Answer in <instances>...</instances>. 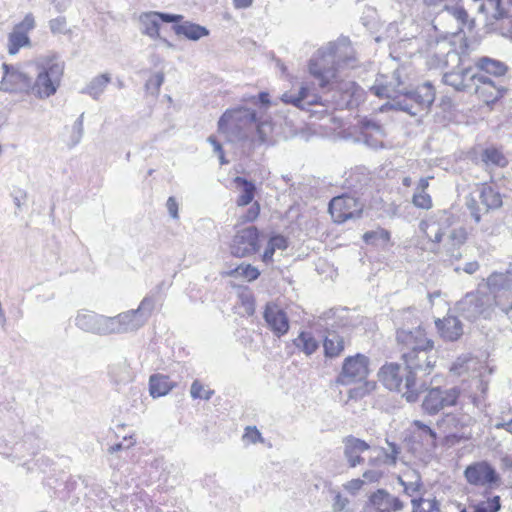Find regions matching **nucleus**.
Segmentation results:
<instances>
[{"label": "nucleus", "instance_id": "63", "mask_svg": "<svg viewBox=\"0 0 512 512\" xmlns=\"http://www.w3.org/2000/svg\"><path fill=\"white\" fill-rule=\"evenodd\" d=\"M269 242L276 250H285L288 247L287 239L279 234L271 236Z\"/></svg>", "mask_w": 512, "mask_h": 512}, {"label": "nucleus", "instance_id": "60", "mask_svg": "<svg viewBox=\"0 0 512 512\" xmlns=\"http://www.w3.org/2000/svg\"><path fill=\"white\" fill-rule=\"evenodd\" d=\"M207 141L212 145L214 153L218 155L220 164H227L228 161L225 159L222 145L217 141V139L211 135L208 137Z\"/></svg>", "mask_w": 512, "mask_h": 512}, {"label": "nucleus", "instance_id": "56", "mask_svg": "<svg viewBox=\"0 0 512 512\" xmlns=\"http://www.w3.org/2000/svg\"><path fill=\"white\" fill-rule=\"evenodd\" d=\"M491 81L493 82V84L495 86V91L498 93V95L495 97H492V94H491L492 89L489 87V84L478 83L479 87L481 89H483V91H484L483 95H479V97L483 98V100L487 103L493 102L502 96L501 90L496 86L495 82L492 79H491Z\"/></svg>", "mask_w": 512, "mask_h": 512}, {"label": "nucleus", "instance_id": "40", "mask_svg": "<svg viewBox=\"0 0 512 512\" xmlns=\"http://www.w3.org/2000/svg\"><path fill=\"white\" fill-rule=\"evenodd\" d=\"M413 510L412 512H438L439 505L435 498L424 499L422 497L418 499H412L411 501Z\"/></svg>", "mask_w": 512, "mask_h": 512}, {"label": "nucleus", "instance_id": "51", "mask_svg": "<svg viewBox=\"0 0 512 512\" xmlns=\"http://www.w3.org/2000/svg\"><path fill=\"white\" fill-rule=\"evenodd\" d=\"M36 26L35 17L32 13H27L23 20L17 23L13 29L28 34L31 30H33Z\"/></svg>", "mask_w": 512, "mask_h": 512}, {"label": "nucleus", "instance_id": "13", "mask_svg": "<svg viewBox=\"0 0 512 512\" xmlns=\"http://www.w3.org/2000/svg\"><path fill=\"white\" fill-rule=\"evenodd\" d=\"M3 76L0 81V91L28 96L32 95V77L16 65L2 64Z\"/></svg>", "mask_w": 512, "mask_h": 512}, {"label": "nucleus", "instance_id": "37", "mask_svg": "<svg viewBox=\"0 0 512 512\" xmlns=\"http://www.w3.org/2000/svg\"><path fill=\"white\" fill-rule=\"evenodd\" d=\"M390 239V234L387 230L378 228L377 230L368 231L364 233L363 240L367 244L375 246H385Z\"/></svg>", "mask_w": 512, "mask_h": 512}, {"label": "nucleus", "instance_id": "30", "mask_svg": "<svg viewBox=\"0 0 512 512\" xmlns=\"http://www.w3.org/2000/svg\"><path fill=\"white\" fill-rule=\"evenodd\" d=\"M173 30L176 35H183L185 38L192 41H197L209 35V30L206 27L189 21L175 24Z\"/></svg>", "mask_w": 512, "mask_h": 512}, {"label": "nucleus", "instance_id": "24", "mask_svg": "<svg viewBox=\"0 0 512 512\" xmlns=\"http://www.w3.org/2000/svg\"><path fill=\"white\" fill-rule=\"evenodd\" d=\"M447 236L443 239L444 253L452 260H459L462 257L461 248L467 240V232L463 227L448 230Z\"/></svg>", "mask_w": 512, "mask_h": 512}, {"label": "nucleus", "instance_id": "53", "mask_svg": "<svg viewBox=\"0 0 512 512\" xmlns=\"http://www.w3.org/2000/svg\"><path fill=\"white\" fill-rule=\"evenodd\" d=\"M243 440L248 443H252V444H256L258 442H260V443L264 442V439H263L260 431L255 426H248L245 428V432L243 434Z\"/></svg>", "mask_w": 512, "mask_h": 512}, {"label": "nucleus", "instance_id": "25", "mask_svg": "<svg viewBox=\"0 0 512 512\" xmlns=\"http://www.w3.org/2000/svg\"><path fill=\"white\" fill-rule=\"evenodd\" d=\"M371 507L375 512H397L403 509L404 504L398 498L384 489H378L369 497Z\"/></svg>", "mask_w": 512, "mask_h": 512}, {"label": "nucleus", "instance_id": "64", "mask_svg": "<svg viewBox=\"0 0 512 512\" xmlns=\"http://www.w3.org/2000/svg\"><path fill=\"white\" fill-rule=\"evenodd\" d=\"M364 485V480L360 478L352 479L344 484V489L350 492L351 494H355L358 492Z\"/></svg>", "mask_w": 512, "mask_h": 512}, {"label": "nucleus", "instance_id": "10", "mask_svg": "<svg viewBox=\"0 0 512 512\" xmlns=\"http://www.w3.org/2000/svg\"><path fill=\"white\" fill-rule=\"evenodd\" d=\"M456 310L464 319L474 322L478 319H490L495 306L491 295L481 291L469 292L456 304Z\"/></svg>", "mask_w": 512, "mask_h": 512}, {"label": "nucleus", "instance_id": "27", "mask_svg": "<svg viewBox=\"0 0 512 512\" xmlns=\"http://www.w3.org/2000/svg\"><path fill=\"white\" fill-rule=\"evenodd\" d=\"M435 324L441 337L445 340L456 341L463 334L462 323L455 316L448 315L443 319H437Z\"/></svg>", "mask_w": 512, "mask_h": 512}, {"label": "nucleus", "instance_id": "43", "mask_svg": "<svg viewBox=\"0 0 512 512\" xmlns=\"http://www.w3.org/2000/svg\"><path fill=\"white\" fill-rule=\"evenodd\" d=\"M413 426L418 430L423 441L433 447L436 446L437 434L433 429L420 420H415Z\"/></svg>", "mask_w": 512, "mask_h": 512}, {"label": "nucleus", "instance_id": "61", "mask_svg": "<svg viewBox=\"0 0 512 512\" xmlns=\"http://www.w3.org/2000/svg\"><path fill=\"white\" fill-rule=\"evenodd\" d=\"M260 213V206L257 202L253 203L247 212L241 216L242 222H253L256 220Z\"/></svg>", "mask_w": 512, "mask_h": 512}, {"label": "nucleus", "instance_id": "15", "mask_svg": "<svg viewBox=\"0 0 512 512\" xmlns=\"http://www.w3.org/2000/svg\"><path fill=\"white\" fill-rule=\"evenodd\" d=\"M460 396V390L457 387L441 388L435 387L427 390L423 401V411L429 415H435L439 411L456 405Z\"/></svg>", "mask_w": 512, "mask_h": 512}, {"label": "nucleus", "instance_id": "41", "mask_svg": "<svg viewBox=\"0 0 512 512\" xmlns=\"http://www.w3.org/2000/svg\"><path fill=\"white\" fill-rule=\"evenodd\" d=\"M359 383H360V385L349 390L348 395H349L350 399H355V400L362 399L366 395L373 392L376 388V382H374V381L364 380Z\"/></svg>", "mask_w": 512, "mask_h": 512}, {"label": "nucleus", "instance_id": "36", "mask_svg": "<svg viewBox=\"0 0 512 512\" xmlns=\"http://www.w3.org/2000/svg\"><path fill=\"white\" fill-rule=\"evenodd\" d=\"M109 82V75L101 74L90 81V83L83 90V93L90 95L94 99H98Z\"/></svg>", "mask_w": 512, "mask_h": 512}, {"label": "nucleus", "instance_id": "26", "mask_svg": "<svg viewBox=\"0 0 512 512\" xmlns=\"http://www.w3.org/2000/svg\"><path fill=\"white\" fill-rule=\"evenodd\" d=\"M385 136L384 128L378 122L371 119L361 121V137L368 147L373 149L382 148Z\"/></svg>", "mask_w": 512, "mask_h": 512}, {"label": "nucleus", "instance_id": "62", "mask_svg": "<svg viewBox=\"0 0 512 512\" xmlns=\"http://www.w3.org/2000/svg\"><path fill=\"white\" fill-rule=\"evenodd\" d=\"M11 196L13 198V202H14L15 206L17 207V209H21L27 200L26 191L23 189H20V188L14 189L13 192L11 193Z\"/></svg>", "mask_w": 512, "mask_h": 512}, {"label": "nucleus", "instance_id": "49", "mask_svg": "<svg viewBox=\"0 0 512 512\" xmlns=\"http://www.w3.org/2000/svg\"><path fill=\"white\" fill-rule=\"evenodd\" d=\"M163 82L164 75L163 73L159 72L147 80L145 88L149 93H151L154 96H157L159 94L160 87L162 86Z\"/></svg>", "mask_w": 512, "mask_h": 512}, {"label": "nucleus", "instance_id": "2", "mask_svg": "<svg viewBox=\"0 0 512 512\" xmlns=\"http://www.w3.org/2000/svg\"><path fill=\"white\" fill-rule=\"evenodd\" d=\"M218 132L250 155L256 146L267 141L271 126L267 122L257 123L255 110L237 107L223 113L218 121Z\"/></svg>", "mask_w": 512, "mask_h": 512}, {"label": "nucleus", "instance_id": "42", "mask_svg": "<svg viewBox=\"0 0 512 512\" xmlns=\"http://www.w3.org/2000/svg\"><path fill=\"white\" fill-rule=\"evenodd\" d=\"M482 160L486 164H492L499 167H504L507 165V159L504 155L495 148H487L484 150L482 154Z\"/></svg>", "mask_w": 512, "mask_h": 512}, {"label": "nucleus", "instance_id": "39", "mask_svg": "<svg viewBox=\"0 0 512 512\" xmlns=\"http://www.w3.org/2000/svg\"><path fill=\"white\" fill-rule=\"evenodd\" d=\"M227 275L233 277H242L247 281H253L259 277L260 272L256 267L250 264H240L235 269L227 272Z\"/></svg>", "mask_w": 512, "mask_h": 512}, {"label": "nucleus", "instance_id": "54", "mask_svg": "<svg viewBox=\"0 0 512 512\" xmlns=\"http://www.w3.org/2000/svg\"><path fill=\"white\" fill-rule=\"evenodd\" d=\"M445 9L451 16H453L459 22V25H464L466 23L468 14L463 7L458 5H445Z\"/></svg>", "mask_w": 512, "mask_h": 512}, {"label": "nucleus", "instance_id": "1", "mask_svg": "<svg viewBox=\"0 0 512 512\" xmlns=\"http://www.w3.org/2000/svg\"><path fill=\"white\" fill-rule=\"evenodd\" d=\"M370 92L380 98L392 99L391 108L403 111L410 116H420L427 113L435 100V90L431 83L425 82L413 91H407L401 81V73L395 70L388 80L385 75H380Z\"/></svg>", "mask_w": 512, "mask_h": 512}, {"label": "nucleus", "instance_id": "59", "mask_svg": "<svg viewBox=\"0 0 512 512\" xmlns=\"http://www.w3.org/2000/svg\"><path fill=\"white\" fill-rule=\"evenodd\" d=\"M471 359H462L458 358L453 365L451 366L450 370L456 375H462L464 372H466L469 369V362H471Z\"/></svg>", "mask_w": 512, "mask_h": 512}, {"label": "nucleus", "instance_id": "35", "mask_svg": "<svg viewBox=\"0 0 512 512\" xmlns=\"http://www.w3.org/2000/svg\"><path fill=\"white\" fill-rule=\"evenodd\" d=\"M235 183L242 186V192L237 199V205L246 206L250 204L255 196V185L242 177H236Z\"/></svg>", "mask_w": 512, "mask_h": 512}, {"label": "nucleus", "instance_id": "22", "mask_svg": "<svg viewBox=\"0 0 512 512\" xmlns=\"http://www.w3.org/2000/svg\"><path fill=\"white\" fill-rule=\"evenodd\" d=\"M388 37L396 42L418 40L422 35L420 25L412 19H405L399 25L391 23L387 29Z\"/></svg>", "mask_w": 512, "mask_h": 512}, {"label": "nucleus", "instance_id": "29", "mask_svg": "<svg viewBox=\"0 0 512 512\" xmlns=\"http://www.w3.org/2000/svg\"><path fill=\"white\" fill-rule=\"evenodd\" d=\"M323 348L325 357L336 358L344 351L345 338L335 331L328 330L323 341Z\"/></svg>", "mask_w": 512, "mask_h": 512}, {"label": "nucleus", "instance_id": "23", "mask_svg": "<svg viewBox=\"0 0 512 512\" xmlns=\"http://www.w3.org/2000/svg\"><path fill=\"white\" fill-rule=\"evenodd\" d=\"M343 454L351 468L362 465L365 459L361 456L365 451L370 450V445L354 436H347L343 439Z\"/></svg>", "mask_w": 512, "mask_h": 512}, {"label": "nucleus", "instance_id": "55", "mask_svg": "<svg viewBox=\"0 0 512 512\" xmlns=\"http://www.w3.org/2000/svg\"><path fill=\"white\" fill-rule=\"evenodd\" d=\"M349 500L343 497L340 493H337L334 497L331 512H352L347 506Z\"/></svg>", "mask_w": 512, "mask_h": 512}, {"label": "nucleus", "instance_id": "32", "mask_svg": "<svg viewBox=\"0 0 512 512\" xmlns=\"http://www.w3.org/2000/svg\"><path fill=\"white\" fill-rule=\"evenodd\" d=\"M480 200L486 208L484 214H487L489 210L498 209L502 206V197L500 193L488 185H484L481 188Z\"/></svg>", "mask_w": 512, "mask_h": 512}, {"label": "nucleus", "instance_id": "9", "mask_svg": "<svg viewBox=\"0 0 512 512\" xmlns=\"http://www.w3.org/2000/svg\"><path fill=\"white\" fill-rule=\"evenodd\" d=\"M280 100L284 104L312 113H323L327 112L329 108H334L328 99H323L316 94L308 82H301L297 88L285 91L281 94Z\"/></svg>", "mask_w": 512, "mask_h": 512}, {"label": "nucleus", "instance_id": "19", "mask_svg": "<svg viewBox=\"0 0 512 512\" xmlns=\"http://www.w3.org/2000/svg\"><path fill=\"white\" fill-rule=\"evenodd\" d=\"M181 15L168 14L156 11L141 13L139 16L140 31L151 39L160 38L159 29L161 22L178 23Z\"/></svg>", "mask_w": 512, "mask_h": 512}, {"label": "nucleus", "instance_id": "33", "mask_svg": "<svg viewBox=\"0 0 512 512\" xmlns=\"http://www.w3.org/2000/svg\"><path fill=\"white\" fill-rule=\"evenodd\" d=\"M31 45L28 34L12 30L8 34L7 51L8 54L16 55L22 47H29Z\"/></svg>", "mask_w": 512, "mask_h": 512}, {"label": "nucleus", "instance_id": "44", "mask_svg": "<svg viewBox=\"0 0 512 512\" xmlns=\"http://www.w3.org/2000/svg\"><path fill=\"white\" fill-rule=\"evenodd\" d=\"M412 478L413 479L409 481H405L402 477L398 478L400 485L403 487L405 494L408 496H413L420 492L423 486L421 477L417 473H413Z\"/></svg>", "mask_w": 512, "mask_h": 512}, {"label": "nucleus", "instance_id": "57", "mask_svg": "<svg viewBox=\"0 0 512 512\" xmlns=\"http://www.w3.org/2000/svg\"><path fill=\"white\" fill-rule=\"evenodd\" d=\"M83 121H84V114H81L78 117V119L74 122L73 135H72L73 145L78 144L83 136V131H84Z\"/></svg>", "mask_w": 512, "mask_h": 512}, {"label": "nucleus", "instance_id": "3", "mask_svg": "<svg viewBox=\"0 0 512 512\" xmlns=\"http://www.w3.org/2000/svg\"><path fill=\"white\" fill-rule=\"evenodd\" d=\"M358 65L359 60L351 41L341 37L316 51L309 61V72L324 89L336 81L339 71L354 69Z\"/></svg>", "mask_w": 512, "mask_h": 512}, {"label": "nucleus", "instance_id": "4", "mask_svg": "<svg viewBox=\"0 0 512 512\" xmlns=\"http://www.w3.org/2000/svg\"><path fill=\"white\" fill-rule=\"evenodd\" d=\"M396 339L402 346V359L408 369L415 376L417 372L430 374L438 356L433 341L427 338L425 330L420 326L413 330L401 328L397 330Z\"/></svg>", "mask_w": 512, "mask_h": 512}, {"label": "nucleus", "instance_id": "7", "mask_svg": "<svg viewBox=\"0 0 512 512\" xmlns=\"http://www.w3.org/2000/svg\"><path fill=\"white\" fill-rule=\"evenodd\" d=\"M379 379L383 385L391 390L399 392L408 402H415L419 394V386L413 372L397 363L384 365L379 371Z\"/></svg>", "mask_w": 512, "mask_h": 512}, {"label": "nucleus", "instance_id": "45", "mask_svg": "<svg viewBox=\"0 0 512 512\" xmlns=\"http://www.w3.org/2000/svg\"><path fill=\"white\" fill-rule=\"evenodd\" d=\"M190 395L193 399L210 400L214 395V390L205 389L199 380H194L191 384Z\"/></svg>", "mask_w": 512, "mask_h": 512}, {"label": "nucleus", "instance_id": "38", "mask_svg": "<svg viewBox=\"0 0 512 512\" xmlns=\"http://www.w3.org/2000/svg\"><path fill=\"white\" fill-rule=\"evenodd\" d=\"M238 300L239 314L249 317L255 313V300L251 292L242 291L238 295Z\"/></svg>", "mask_w": 512, "mask_h": 512}, {"label": "nucleus", "instance_id": "17", "mask_svg": "<svg viewBox=\"0 0 512 512\" xmlns=\"http://www.w3.org/2000/svg\"><path fill=\"white\" fill-rule=\"evenodd\" d=\"M363 204L354 196L343 194L331 199L329 212L336 223L360 217Z\"/></svg>", "mask_w": 512, "mask_h": 512}, {"label": "nucleus", "instance_id": "46", "mask_svg": "<svg viewBox=\"0 0 512 512\" xmlns=\"http://www.w3.org/2000/svg\"><path fill=\"white\" fill-rule=\"evenodd\" d=\"M501 508L499 496H493L475 506L474 512H498Z\"/></svg>", "mask_w": 512, "mask_h": 512}, {"label": "nucleus", "instance_id": "12", "mask_svg": "<svg viewBox=\"0 0 512 512\" xmlns=\"http://www.w3.org/2000/svg\"><path fill=\"white\" fill-rule=\"evenodd\" d=\"M164 282L159 284L155 290L146 295L140 302L137 309H131L120 313L125 333L134 332L143 327L157 303V295L160 292Z\"/></svg>", "mask_w": 512, "mask_h": 512}, {"label": "nucleus", "instance_id": "52", "mask_svg": "<svg viewBox=\"0 0 512 512\" xmlns=\"http://www.w3.org/2000/svg\"><path fill=\"white\" fill-rule=\"evenodd\" d=\"M49 28L52 34H66L69 30L67 28L66 18L63 16L56 17L49 21Z\"/></svg>", "mask_w": 512, "mask_h": 512}, {"label": "nucleus", "instance_id": "31", "mask_svg": "<svg viewBox=\"0 0 512 512\" xmlns=\"http://www.w3.org/2000/svg\"><path fill=\"white\" fill-rule=\"evenodd\" d=\"M476 68L479 70L476 73H482L483 75L486 73L496 77L503 76L507 71V67L503 62L488 57L480 58Z\"/></svg>", "mask_w": 512, "mask_h": 512}, {"label": "nucleus", "instance_id": "48", "mask_svg": "<svg viewBox=\"0 0 512 512\" xmlns=\"http://www.w3.org/2000/svg\"><path fill=\"white\" fill-rule=\"evenodd\" d=\"M371 455L368 459V464L372 467H380L387 465L385 459V448L383 447H370Z\"/></svg>", "mask_w": 512, "mask_h": 512}, {"label": "nucleus", "instance_id": "21", "mask_svg": "<svg viewBox=\"0 0 512 512\" xmlns=\"http://www.w3.org/2000/svg\"><path fill=\"white\" fill-rule=\"evenodd\" d=\"M267 327L278 338L289 331L290 323L286 312L276 303L268 302L263 311Z\"/></svg>", "mask_w": 512, "mask_h": 512}, {"label": "nucleus", "instance_id": "50", "mask_svg": "<svg viewBox=\"0 0 512 512\" xmlns=\"http://www.w3.org/2000/svg\"><path fill=\"white\" fill-rule=\"evenodd\" d=\"M386 443L388 445V448H385L387 466H395L401 449L396 443L390 442L388 439L386 440Z\"/></svg>", "mask_w": 512, "mask_h": 512}, {"label": "nucleus", "instance_id": "14", "mask_svg": "<svg viewBox=\"0 0 512 512\" xmlns=\"http://www.w3.org/2000/svg\"><path fill=\"white\" fill-rule=\"evenodd\" d=\"M468 484L476 487L495 488L500 484V475L496 469L485 460L469 464L464 472Z\"/></svg>", "mask_w": 512, "mask_h": 512}, {"label": "nucleus", "instance_id": "6", "mask_svg": "<svg viewBox=\"0 0 512 512\" xmlns=\"http://www.w3.org/2000/svg\"><path fill=\"white\" fill-rule=\"evenodd\" d=\"M447 61L457 63V69L448 71L443 75V83L451 86L456 91H474L477 95H483L478 83L489 84L492 89V97L498 95L491 78L482 73H476V69L470 66L465 67L458 52L451 50L447 53Z\"/></svg>", "mask_w": 512, "mask_h": 512}, {"label": "nucleus", "instance_id": "5", "mask_svg": "<svg viewBox=\"0 0 512 512\" xmlns=\"http://www.w3.org/2000/svg\"><path fill=\"white\" fill-rule=\"evenodd\" d=\"M36 78L32 79V95L40 100L55 95L61 86L65 62L56 52H48L35 60Z\"/></svg>", "mask_w": 512, "mask_h": 512}, {"label": "nucleus", "instance_id": "20", "mask_svg": "<svg viewBox=\"0 0 512 512\" xmlns=\"http://www.w3.org/2000/svg\"><path fill=\"white\" fill-rule=\"evenodd\" d=\"M449 216L446 212H439L437 215L422 220L419 224L420 230L433 244H440L443 237L450 228Z\"/></svg>", "mask_w": 512, "mask_h": 512}, {"label": "nucleus", "instance_id": "28", "mask_svg": "<svg viewBox=\"0 0 512 512\" xmlns=\"http://www.w3.org/2000/svg\"><path fill=\"white\" fill-rule=\"evenodd\" d=\"M176 386L177 383L164 374H153L149 378V392L153 398L167 395Z\"/></svg>", "mask_w": 512, "mask_h": 512}, {"label": "nucleus", "instance_id": "47", "mask_svg": "<svg viewBox=\"0 0 512 512\" xmlns=\"http://www.w3.org/2000/svg\"><path fill=\"white\" fill-rule=\"evenodd\" d=\"M412 203L417 208L428 210L432 207V198L426 191L420 192L419 190H415Z\"/></svg>", "mask_w": 512, "mask_h": 512}, {"label": "nucleus", "instance_id": "58", "mask_svg": "<svg viewBox=\"0 0 512 512\" xmlns=\"http://www.w3.org/2000/svg\"><path fill=\"white\" fill-rule=\"evenodd\" d=\"M466 205L474 222L477 224L480 223L483 214L481 213L477 201L471 198L466 202Z\"/></svg>", "mask_w": 512, "mask_h": 512}, {"label": "nucleus", "instance_id": "8", "mask_svg": "<svg viewBox=\"0 0 512 512\" xmlns=\"http://www.w3.org/2000/svg\"><path fill=\"white\" fill-rule=\"evenodd\" d=\"M74 324L81 331L98 336L125 334L120 313L116 316H106L81 309L76 313Z\"/></svg>", "mask_w": 512, "mask_h": 512}, {"label": "nucleus", "instance_id": "34", "mask_svg": "<svg viewBox=\"0 0 512 512\" xmlns=\"http://www.w3.org/2000/svg\"><path fill=\"white\" fill-rule=\"evenodd\" d=\"M293 342L307 356L312 355L319 348L318 341L310 332H301Z\"/></svg>", "mask_w": 512, "mask_h": 512}, {"label": "nucleus", "instance_id": "18", "mask_svg": "<svg viewBox=\"0 0 512 512\" xmlns=\"http://www.w3.org/2000/svg\"><path fill=\"white\" fill-rule=\"evenodd\" d=\"M231 253L236 257H246L256 253L259 248V231L255 226L239 230L233 237Z\"/></svg>", "mask_w": 512, "mask_h": 512}, {"label": "nucleus", "instance_id": "16", "mask_svg": "<svg viewBox=\"0 0 512 512\" xmlns=\"http://www.w3.org/2000/svg\"><path fill=\"white\" fill-rule=\"evenodd\" d=\"M369 363V358L360 353L345 358L342 370L337 377V383L349 385L366 380L370 372Z\"/></svg>", "mask_w": 512, "mask_h": 512}, {"label": "nucleus", "instance_id": "11", "mask_svg": "<svg viewBox=\"0 0 512 512\" xmlns=\"http://www.w3.org/2000/svg\"><path fill=\"white\" fill-rule=\"evenodd\" d=\"M488 295L492 302L502 312L512 310V270L506 272H493L486 279Z\"/></svg>", "mask_w": 512, "mask_h": 512}]
</instances>
